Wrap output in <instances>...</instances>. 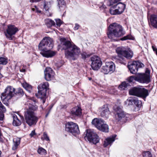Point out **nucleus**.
<instances>
[{"mask_svg":"<svg viewBox=\"0 0 157 157\" xmlns=\"http://www.w3.org/2000/svg\"><path fill=\"white\" fill-rule=\"evenodd\" d=\"M28 98L29 100L25 104L26 110L25 112L24 117L25 122L29 126H31L36 124L38 121L34 112L37 109V106L35 105V100L30 97Z\"/></svg>","mask_w":157,"mask_h":157,"instance_id":"nucleus-1","label":"nucleus"},{"mask_svg":"<svg viewBox=\"0 0 157 157\" xmlns=\"http://www.w3.org/2000/svg\"><path fill=\"white\" fill-rule=\"evenodd\" d=\"M60 40L62 49L65 50V56L67 58L74 60L78 57L81 52L79 48L74 44H72L65 38H61Z\"/></svg>","mask_w":157,"mask_h":157,"instance_id":"nucleus-2","label":"nucleus"},{"mask_svg":"<svg viewBox=\"0 0 157 157\" xmlns=\"http://www.w3.org/2000/svg\"><path fill=\"white\" fill-rule=\"evenodd\" d=\"M52 40L49 37H45L39 45V49L41 51L40 54L44 57L49 58L55 56L56 52L51 50L53 47Z\"/></svg>","mask_w":157,"mask_h":157,"instance_id":"nucleus-3","label":"nucleus"},{"mask_svg":"<svg viewBox=\"0 0 157 157\" xmlns=\"http://www.w3.org/2000/svg\"><path fill=\"white\" fill-rule=\"evenodd\" d=\"M108 36L112 41H116L117 38L124 35L125 33L122 27L120 25L113 23L109 26Z\"/></svg>","mask_w":157,"mask_h":157,"instance_id":"nucleus-4","label":"nucleus"},{"mask_svg":"<svg viewBox=\"0 0 157 157\" xmlns=\"http://www.w3.org/2000/svg\"><path fill=\"white\" fill-rule=\"evenodd\" d=\"M116 52L117 54L118 58L115 59L117 63L125 65L126 62L125 58L130 59L133 56L132 52L129 49H126L123 47H119L116 49Z\"/></svg>","mask_w":157,"mask_h":157,"instance_id":"nucleus-5","label":"nucleus"},{"mask_svg":"<svg viewBox=\"0 0 157 157\" xmlns=\"http://www.w3.org/2000/svg\"><path fill=\"white\" fill-rule=\"evenodd\" d=\"M15 89L13 87L8 86L5 89L4 92L1 94V98L3 103L6 105L8 104V102L9 100L14 96L15 94Z\"/></svg>","mask_w":157,"mask_h":157,"instance_id":"nucleus-6","label":"nucleus"},{"mask_svg":"<svg viewBox=\"0 0 157 157\" xmlns=\"http://www.w3.org/2000/svg\"><path fill=\"white\" fill-rule=\"evenodd\" d=\"M84 138L85 140L94 144L98 143L99 140V136L94 132L90 129H87L85 133Z\"/></svg>","mask_w":157,"mask_h":157,"instance_id":"nucleus-7","label":"nucleus"},{"mask_svg":"<svg viewBox=\"0 0 157 157\" xmlns=\"http://www.w3.org/2000/svg\"><path fill=\"white\" fill-rule=\"evenodd\" d=\"M129 94L145 99L147 95V90L139 87H134L129 90Z\"/></svg>","mask_w":157,"mask_h":157,"instance_id":"nucleus-8","label":"nucleus"},{"mask_svg":"<svg viewBox=\"0 0 157 157\" xmlns=\"http://www.w3.org/2000/svg\"><path fill=\"white\" fill-rule=\"evenodd\" d=\"M92 123L101 131L106 132L109 131L108 125L105 123L104 121L101 119L95 118L92 120Z\"/></svg>","mask_w":157,"mask_h":157,"instance_id":"nucleus-9","label":"nucleus"},{"mask_svg":"<svg viewBox=\"0 0 157 157\" xmlns=\"http://www.w3.org/2000/svg\"><path fill=\"white\" fill-rule=\"evenodd\" d=\"M65 130L74 136L80 133L78 124L72 122H68L66 124Z\"/></svg>","mask_w":157,"mask_h":157,"instance_id":"nucleus-10","label":"nucleus"},{"mask_svg":"<svg viewBox=\"0 0 157 157\" xmlns=\"http://www.w3.org/2000/svg\"><path fill=\"white\" fill-rule=\"evenodd\" d=\"M113 110L115 113H116L115 115L116 120L118 121L124 122V120L126 118V114L122 109L119 106L115 105L113 107Z\"/></svg>","mask_w":157,"mask_h":157,"instance_id":"nucleus-11","label":"nucleus"},{"mask_svg":"<svg viewBox=\"0 0 157 157\" xmlns=\"http://www.w3.org/2000/svg\"><path fill=\"white\" fill-rule=\"evenodd\" d=\"M144 67V65L143 63L138 61H134L128 65V67L130 72L133 74L136 73L139 68Z\"/></svg>","mask_w":157,"mask_h":157,"instance_id":"nucleus-12","label":"nucleus"},{"mask_svg":"<svg viewBox=\"0 0 157 157\" xmlns=\"http://www.w3.org/2000/svg\"><path fill=\"white\" fill-rule=\"evenodd\" d=\"M115 69V65L113 62H107L105 65L102 66L101 71L105 74H111L114 71Z\"/></svg>","mask_w":157,"mask_h":157,"instance_id":"nucleus-13","label":"nucleus"},{"mask_svg":"<svg viewBox=\"0 0 157 157\" xmlns=\"http://www.w3.org/2000/svg\"><path fill=\"white\" fill-rule=\"evenodd\" d=\"M91 63V67L95 71L98 70L102 64L100 58L97 56H94L90 58Z\"/></svg>","mask_w":157,"mask_h":157,"instance_id":"nucleus-14","label":"nucleus"},{"mask_svg":"<svg viewBox=\"0 0 157 157\" xmlns=\"http://www.w3.org/2000/svg\"><path fill=\"white\" fill-rule=\"evenodd\" d=\"M48 86V83L47 82L40 84L38 87L39 90L38 93L36 94V96L38 98H42L46 96V91Z\"/></svg>","mask_w":157,"mask_h":157,"instance_id":"nucleus-15","label":"nucleus"},{"mask_svg":"<svg viewBox=\"0 0 157 157\" xmlns=\"http://www.w3.org/2000/svg\"><path fill=\"white\" fill-rule=\"evenodd\" d=\"M18 31V28L14 25H9L6 29V33H5L6 37L10 40L13 39L12 36L15 35Z\"/></svg>","mask_w":157,"mask_h":157,"instance_id":"nucleus-16","label":"nucleus"},{"mask_svg":"<svg viewBox=\"0 0 157 157\" xmlns=\"http://www.w3.org/2000/svg\"><path fill=\"white\" fill-rule=\"evenodd\" d=\"M135 81L141 83H146L147 82V69L145 73H138L135 78Z\"/></svg>","mask_w":157,"mask_h":157,"instance_id":"nucleus-17","label":"nucleus"},{"mask_svg":"<svg viewBox=\"0 0 157 157\" xmlns=\"http://www.w3.org/2000/svg\"><path fill=\"white\" fill-rule=\"evenodd\" d=\"M44 73L45 78L48 81H50L53 78L54 75L52 69L49 67L46 68L44 71Z\"/></svg>","mask_w":157,"mask_h":157,"instance_id":"nucleus-18","label":"nucleus"},{"mask_svg":"<svg viewBox=\"0 0 157 157\" xmlns=\"http://www.w3.org/2000/svg\"><path fill=\"white\" fill-rule=\"evenodd\" d=\"M99 111L101 116L103 117H108L110 114L108 105H103L99 109Z\"/></svg>","mask_w":157,"mask_h":157,"instance_id":"nucleus-19","label":"nucleus"},{"mask_svg":"<svg viewBox=\"0 0 157 157\" xmlns=\"http://www.w3.org/2000/svg\"><path fill=\"white\" fill-rule=\"evenodd\" d=\"M120 1V0H110V5L113 6L110 8L109 10V12L111 14L113 15L120 14L113 5L118 3Z\"/></svg>","mask_w":157,"mask_h":157,"instance_id":"nucleus-20","label":"nucleus"},{"mask_svg":"<svg viewBox=\"0 0 157 157\" xmlns=\"http://www.w3.org/2000/svg\"><path fill=\"white\" fill-rule=\"evenodd\" d=\"M71 114L74 117L80 116L82 114V109L79 107H75L72 109Z\"/></svg>","mask_w":157,"mask_h":157,"instance_id":"nucleus-21","label":"nucleus"},{"mask_svg":"<svg viewBox=\"0 0 157 157\" xmlns=\"http://www.w3.org/2000/svg\"><path fill=\"white\" fill-rule=\"evenodd\" d=\"M116 135H114L112 137L108 138L104 141L103 144L105 147H106L108 145L111 144L115 140V138L116 136Z\"/></svg>","mask_w":157,"mask_h":157,"instance_id":"nucleus-22","label":"nucleus"},{"mask_svg":"<svg viewBox=\"0 0 157 157\" xmlns=\"http://www.w3.org/2000/svg\"><path fill=\"white\" fill-rule=\"evenodd\" d=\"M114 5L119 14L122 13L124 11L125 7V5L122 3L119 2Z\"/></svg>","mask_w":157,"mask_h":157,"instance_id":"nucleus-23","label":"nucleus"},{"mask_svg":"<svg viewBox=\"0 0 157 157\" xmlns=\"http://www.w3.org/2000/svg\"><path fill=\"white\" fill-rule=\"evenodd\" d=\"M150 21L151 25L155 28H157V15H151Z\"/></svg>","mask_w":157,"mask_h":157,"instance_id":"nucleus-24","label":"nucleus"},{"mask_svg":"<svg viewBox=\"0 0 157 157\" xmlns=\"http://www.w3.org/2000/svg\"><path fill=\"white\" fill-rule=\"evenodd\" d=\"M13 145L12 149L13 150H16L20 143V139L18 138H14L13 140Z\"/></svg>","mask_w":157,"mask_h":157,"instance_id":"nucleus-25","label":"nucleus"},{"mask_svg":"<svg viewBox=\"0 0 157 157\" xmlns=\"http://www.w3.org/2000/svg\"><path fill=\"white\" fill-rule=\"evenodd\" d=\"M13 119V125L15 126H18L21 124V121L18 119L17 115L13 114L12 115Z\"/></svg>","mask_w":157,"mask_h":157,"instance_id":"nucleus-26","label":"nucleus"},{"mask_svg":"<svg viewBox=\"0 0 157 157\" xmlns=\"http://www.w3.org/2000/svg\"><path fill=\"white\" fill-rule=\"evenodd\" d=\"M45 22L47 26L49 28L55 25L54 21L49 19H46Z\"/></svg>","mask_w":157,"mask_h":157,"instance_id":"nucleus-27","label":"nucleus"},{"mask_svg":"<svg viewBox=\"0 0 157 157\" xmlns=\"http://www.w3.org/2000/svg\"><path fill=\"white\" fill-rule=\"evenodd\" d=\"M23 87L25 88L29 93H30L32 90V86L26 82L23 83L22 84Z\"/></svg>","mask_w":157,"mask_h":157,"instance_id":"nucleus-28","label":"nucleus"},{"mask_svg":"<svg viewBox=\"0 0 157 157\" xmlns=\"http://www.w3.org/2000/svg\"><path fill=\"white\" fill-rule=\"evenodd\" d=\"M135 97H130L125 101V104L127 105H132L134 103Z\"/></svg>","mask_w":157,"mask_h":157,"instance_id":"nucleus-29","label":"nucleus"},{"mask_svg":"<svg viewBox=\"0 0 157 157\" xmlns=\"http://www.w3.org/2000/svg\"><path fill=\"white\" fill-rule=\"evenodd\" d=\"M128 86V84L125 82H123L118 87L120 90H125Z\"/></svg>","mask_w":157,"mask_h":157,"instance_id":"nucleus-30","label":"nucleus"},{"mask_svg":"<svg viewBox=\"0 0 157 157\" xmlns=\"http://www.w3.org/2000/svg\"><path fill=\"white\" fill-rule=\"evenodd\" d=\"M134 37L131 35H128L122 38L121 40H124L128 39L134 40Z\"/></svg>","mask_w":157,"mask_h":157,"instance_id":"nucleus-31","label":"nucleus"},{"mask_svg":"<svg viewBox=\"0 0 157 157\" xmlns=\"http://www.w3.org/2000/svg\"><path fill=\"white\" fill-rule=\"evenodd\" d=\"M58 2V6L60 9V7H65V3L64 0H57Z\"/></svg>","mask_w":157,"mask_h":157,"instance_id":"nucleus-32","label":"nucleus"},{"mask_svg":"<svg viewBox=\"0 0 157 157\" xmlns=\"http://www.w3.org/2000/svg\"><path fill=\"white\" fill-rule=\"evenodd\" d=\"M50 7L51 4L50 2H44V8L46 11H48Z\"/></svg>","mask_w":157,"mask_h":157,"instance_id":"nucleus-33","label":"nucleus"},{"mask_svg":"<svg viewBox=\"0 0 157 157\" xmlns=\"http://www.w3.org/2000/svg\"><path fill=\"white\" fill-rule=\"evenodd\" d=\"M37 152L39 154L42 155H45L46 154L45 150L42 147L39 148L37 150Z\"/></svg>","mask_w":157,"mask_h":157,"instance_id":"nucleus-34","label":"nucleus"},{"mask_svg":"<svg viewBox=\"0 0 157 157\" xmlns=\"http://www.w3.org/2000/svg\"><path fill=\"white\" fill-rule=\"evenodd\" d=\"M137 107H140L142 104V102L140 100H138L137 98H135L134 103Z\"/></svg>","mask_w":157,"mask_h":157,"instance_id":"nucleus-35","label":"nucleus"},{"mask_svg":"<svg viewBox=\"0 0 157 157\" xmlns=\"http://www.w3.org/2000/svg\"><path fill=\"white\" fill-rule=\"evenodd\" d=\"M7 63V59L4 57L0 58V65H6Z\"/></svg>","mask_w":157,"mask_h":157,"instance_id":"nucleus-36","label":"nucleus"},{"mask_svg":"<svg viewBox=\"0 0 157 157\" xmlns=\"http://www.w3.org/2000/svg\"><path fill=\"white\" fill-rule=\"evenodd\" d=\"M41 139L43 140H45L46 141L50 140L49 137L46 132H44L43 133V136L41 137Z\"/></svg>","mask_w":157,"mask_h":157,"instance_id":"nucleus-37","label":"nucleus"},{"mask_svg":"<svg viewBox=\"0 0 157 157\" xmlns=\"http://www.w3.org/2000/svg\"><path fill=\"white\" fill-rule=\"evenodd\" d=\"M56 21V25L59 27L62 24V22L60 19H55Z\"/></svg>","mask_w":157,"mask_h":157,"instance_id":"nucleus-38","label":"nucleus"},{"mask_svg":"<svg viewBox=\"0 0 157 157\" xmlns=\"http://www.w3.org/2000/svg\"><path fill=\"white\" fill-rule=\"evenodd\" d=\"M5 111H2V109L0 108V120H2L4 117V115L3 113V112H5Z\"/></svg>","mask_w":157,"mask_h":157,"instance_id":"nucleus-39","label":"nucleus"},{"mask_svg":"<svg viewBox=\"0 0 157 157\" xmlns=\"http://www.w3.org/2000/svg\"><path fill=\"white\" fill-rule=\"evenodd\" d=\"M17 93L20 95L22 96L23 94V90L21 88H18Z\"/></svg>","mask_w":157,"mask_h":157,"instance_id":"nucleus-40","label":"nucleus"},{"mask_svg":"<svg viewBox=\"0 0 157 157\" xmlns=\"http://www.w3.org/2000/svg\"><path fill=\"white\" fill-rule=\"evenodd\" d=\"M81 56L82 58L84 59L89 57L90 56L89 55L86 54L85 53H82L81 54Z\"/></svg>","mask_w":157,"mask_h":157,"instance_id":"nucleus-41","label":"nucleus"},{"mask_svg":"<svg viewBox=\"0 0 157 157\" xmlns=\"http://www.w3.org/2000/svg\"><path fill=\"white\" fill-rule=\"evenodd\" d=\"M136 76H131L128 78V81L130 82H133L134 80H135V78Z\"/></svg>","mask_w":157,"mask_h":157,"instance_id":"nucleus-42","label":"nucleus"},{"mask_svg":"<svg viewBox=\"0 0 157 157\" xmlns=\"http://www.w3.org/2000/svg\"><path fill=\"white\" fill-rule=\"evenodd\" d=\"M150 71L148 70V83L150 82L151 80V77L150 75Z\"/></svg>","mask_w":157,"mask_h":157,"instance_id":"nucleus-43","label":"nucleus"},{"mask_svg":"<svg viewBox=\"0 0 157 157\" xmlns=\"http://www.w3.org/2000/svg\"><path fill=\"white\" fill-rule=\"evenodd\" d=\"M2 109V111H6V109L4 107L2 104L1 102L0 101V109Z\"/></svg>","mask_w":157,"mask_h":157,"instance_id":"nucleus-44","label":"nucleus"},{"mask_svg":"<svg viewBox=\"0 0 157 157\" xmlns=\"http://www.w3.org/2000/svg\"><path fill=\"white\" fill-rule=\"evenodd\" d=\"M153 83L152 84H150L149 85V86H148V88H149V89H148V90H152L153 88Z\"/></svg>","mask_w":157,"mask_h":157,"instance_id":"nucleus-45","label":"nucleus"},{"mask_svg":"<svg viewBox=\"0 0 157 157\" xmlns=\"http://www.w3.org/2000/svg\"><path fill=\"white\" fill-rule=\"evenodd\" d=\"M79 27V25L78 24H75V26L74 27V29L75 30H77Z\"/></svg>","mask_w":157,"mask_h":157,"instance_id":"nucleus-46","label":"nucleus"},{"mask_svg":"<svg viewBox=\"0 0 157 157\" xmlns=\"http://www.w3.org/2000/svg\"><path fill=\"white\" fill-rule=\"evenodd\" d=\"M45 96H44L42 98H41V101H42L43 103H44L45 102Z\"/></svg>","mask_w":157,"mask_h":157,"instance_id":"nucleus-47","label":"nucleus"},{"mask_svg":"<svg viewBox=\"0 0 157 157\" xmlns=\"http://www.w3.org/2000/svg\"><path fill=\"white\" fill-rule=\"evenodd\" d=\"M35 134V131L33 130V131H32V132L30 134V136H31V137H32Z\"/></svg>","mask_w":157,"mask_h":157,"instance_id":"nucleus-48","label":"nucleus"},{"mask_svg":"<svg viewBox=\"0 0 157 157\" xmlns=\"http://www.w3.org/2000/svg\"><path fill=\"white\" fill-rule=\"evenodd\" d=\"M148 157H152L151 154L149 151H148Z\"/></svg>","mask_w":157,"mask_h":157,"instance_id":"nucleus-49","label":"nucleus"},{"mask_svg":"<svg viewBox=\"0 0 157 157\" xmlns=\"http://www.w3.org/2000/svg\"><path fill=\"white\" fill-rule=\"evenodd\" d=\"M35 9H36V12H37V13H40L41 12V11L40 10H39L38 9V8H37V7L36 6H35Z\"/></svg>","mask_w":157,"mask_h":157,"instance_id":"nucleus-50","label":"nucleus"},{"mask_svg":"<svg viewBox=\"0 0 157 157\" xmlns=\"http://www.w3.org/2000/svg\"><path fill=\"white\" fill-rule=\"evenodd\" d=\"M147 153V151H145L143 153V155L144 157H147V156H146Z\"/></svg>","mask_w":157,"mask_h":157,"instance_id":"nucleus-51","label":"nucleus"},{"mask_svg":"<svg viewBox=\"0 0 157 157\" xmlns=\"http://www.w3.org/2000/svg\"><path fill=\"white\" fill-rule=\"evenodd\" d=\"M20 71L21 72H24L25 71V69L23 68L20 69Z\"/></svg>","mask_w":157,"mask_h":157,"instance_id":"nucleus-52","label":"nucleus"},{"mask_svg":"<svg viewBox=\"0 0 157 157\" xmlns=\"http://www.w3.org/2000/svg\"><path fill=\"white\" fill-rule=\"evenodd\" d=\"M32 10H33V11H35L36 10V9L35 8H33L32 9Z\"/></svg>","mask_w":157,"mask_h":157,"instance_id":"nucleus-53","label":"nucleus"},{"mask_svg":"<svg viewBox=\"0 0 157 157\" xmlns=\"http://www.w3.org/2000/svg\"><path fill=\"white\" fill-rule=\"evenodd\" d=\"M92 79V78H89V80H91Z\"/></svg>","mask_w":157,"mask_h":157,"instance_id":"nucleus-54","label":"nucleus"},{"mask_svg":"<svg viewBox=\"0 0 157 157\" xmlns=\"http://www.w3.org/2000/svg\"><path fill=\"white\" fill-rule=\"evenodd\" d=\"M48 114H46V117H47V116H48Z\"/></svg>","mask_w":157,"mask_h":157,"instance_id":"nucleus-55","label":"nucleus"},{"mask_svg":"<svg viewBox=\"0 0 157 157\" xmlns=\"http://www.w3.org/2000/svg\"><path fill=\"white\" fill-rule=\"evenodd\" d=\"M1 151H0V155H1Z\"/></svg>","mask_w":157,"mask_h":157,"instance_id":"nucleus-56","label":"nucleus"}]
</instances>
